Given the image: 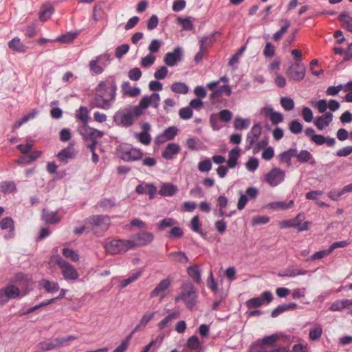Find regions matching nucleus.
<instances>
[{
	"label": "nucleus",
	"instance_id": "obj_21",
	"mask_svg": "<svg viewBox=\"0 0 352 352\" xmlns=\"http://www.w3.org/2000/svg\"><path fill=\"white\" fill-rule=\"evenodd\" d=\"M333 120V114L330 112H326L324 115L318 117L314 122L316 127L322 130L329 125Z\"/></svg>",
	"mask_w": 352,
	"mask_h": 352
},
{
	"label": "nucleus",
	"instance_id": "obj_46",
	"mask_svg": "<svg viewBox=\"0 0 352 352\" xmlns=\"http://www.w3.org/2000/svg\"><path fill=\"white\" fill-rule=\"evenodd\" d=\"M16 190V186L12 182H2L0 183V191L7 193L12 192Z\"/></svg>",
	"mask_w": 352,
	"mask_h": 352
},
{
	"label": "nucleus",
	"instance_id": "obj_7",
	"mask_svg": "<svg viewBox=\"0 0 352 352\" xmlns=\"http://www.w3.org/2000/svg\"><path fill=\"white\" fill-rule=\"evenodd\" d=\"M285 178V173L280 168H273L265 176V182L272 187L280 184Z\"/></svg>",
	"mask_w": 352,
	"mask_h": 352
},
{
	"label": "nucleus",
	"instance_id": "obj_28",
	"mask_svg": "<svg viewBox=\"0 0 352 352\" xmlns=\"http://www.w3.org/2000/svg\"><path fill=\"white\" fill-rule=\"evenodd\" d=\"M177 191V187L170 183H164L162 185L159 194L164 197L173 196Z\"/></svg>",
	"mask_w": 352,
	"mask_h": 352
},
{
	"label": "nucleus",
	"instance_id": "obj_57",
	"mask_svg": "<svg viewBox=\"0 0 352 352\" xmlns=\"http://www.w3.org/2000/svg\"><path fill=\"white\" fill-rule=\"evenodd\" d=\"M76 36H77V33L69 32L64 35H62L61 36L58 37L57 41L60 43H70L72 41H74Z\"/></svg>",
	"mask_w": 352,
	"mask_h": 352
},
{
	"label": "nucleus",
	"instance_id": "obj_10",
	"mask_svg": "<svg viewBox=\"0 0 352 352\" xmlns=\"http://www.w3.org/2000/svg\"><path fill=\"white\" fill-rule=\"evenodd\" d=\"M110 59V55L104 54L98 56L96 60H93L89 63L90 69L96 74H102L104 67H106V63Z\"/></svg>",
	"mask_w": 352,
	"mask_h": 352
},
{
	"label": "nucleus",
	"instance_id": "obj_20",
	"mask_svg": "<svg viewBox=\"0 0 352 352\" xmlns=\"http://www.w3.org/2000/svg\"><path fill=\"white\" fill-rule=\"evenodd\" d=\"M219 85V81H212L206 85V87L212 91V93L210 95V100L213 103L218 102L217 99L223 95V92L217 87Z\"/></svg>",
	"mask_w": 352,
	"mask_h": 352
},
{
	"label": "nucleus",
	"instance_id": "obj_26",
	"mask_svg": "<svg viewBox=\"0 0 352 352\" xmlns=\"http://www.w3.org/2000/svg\"><path fill=\"white\" fill-rule=\"evenodd\" d=\"M47 293H55L60 289L59 285L57 282L50 281L47 279H42L38 283Z\"/></svg>",
	"mask_w": 352,
	"mask_h": 352
},
{
	"label": "nucleus",
	"instance_id": "obj_61",
	"mask_svg": "<svg viewBox=\"0 0 352 352\" xmlns=\"http://www.w3.org/2000/svg\"><path fill=\"white\" fill-rule=\"evenodd\" d=\"M311 157V154L307 150H302L298 155V161L301 163L308 162Z\"/></svg>",
	"mask_w": 352,
	"mask_h": 352
},
{
	"label": "nucleus",
	"instance_id": "obj_62",
	"mask_svg": "<svg viewBox=\"0 0 352 352\" xmlns=\"http://www.w3.org/2000/svg\"><path fill=\"white\" fill-rule=\"evenodd\" d=\"M129 50V45L122 44L116 49L115 55L117 58H121L124 54L128 52Z\"/></svg>",
	"mask_w": 352,
	"mask_h": 352
},
{
	"label": "nucleus",
	"instance_id": "obj_37",
	"mask_svg": "<svg viewBox=\"0 0 352 352\" xmlns=\"http://www.w3.org/2000/svg\"><path fill=\"white\" fill-rule=\"evenodd\" d=\"M122 90L124 94L131 97H135L140 94V89L138 87L132 88L129 82H124L122 85Z\"/></svg>",
	"mask_w": 352,
	"mask_h": 352
},
{
	"label": "nucleus",
	"instance_id": "obj_39",
	"mask_svg": "<svg viewBox=\"0 0 352 352\" xmlns=\"http://www.w3.org/2000/svg\"><path fill=\"white\" fill-rule=\"evenodd\" d=\"M43 219L48 223H56L60 221V218L55 212H50L47 210H43Z\"/></svg>",
	"mask_w": 352,
	"mask_h": 352
},
{
	"label": "nucleus",
	"instance_id": "obj_47",
	"mask_svg": "<svg viewBox=\"0 0 352 352\" xmlns=\"http://www.w3.org/2000/svg\"><path fill=\"white\" fill-rule=\"evenodd\" d=\"M186 346L190 350L199 349L201 346V344L197 336H192L190 337L187 340Z\"/></svg>",
	"mask_w": 352,
	"mask_h": 352
},
{
	"label": "nucleus",
	"instance_id": "obj_45",
	"mask_svg": "<svg viewBox=\"0 0 352 352\" xmlns=\"http://www.w3.org/2000/svg\"><path fill=\"white\" fill-rule=\"evenodd\" d=\"M141 275H142V272H137L133 274L129 277H128L126 279L122 280L120 282V287L122 289L126 287V286H128L131 283H132L135 282V280H137L141 276Z\"/></svg>",
	"mask_w": 352,
	"mask_h": 352
},
{
	"label": "nucleus",
	"instance_id": "obj_24",
	"mask_svg": "<svg viewBox=\"0 0 352 352\" xmlns=\"http://www.w3.org/2000/svg\"><path fill=\"white\" fill-rule=\"evenodd\" d=\"M294 206V201H273L269 204L268 206L275 210H286L292 208Z\"/></svg>",
	"mask_w": 352,
	"mask_h": 352
},
{
	"label": "nucleus",
	"instance_id": "obj_12",
	"mask_svg": "<svg viewBox=\"0 0 352 352\" xmlns=\"http://www.w3.org/2000/svg\"><path fill=\"white\" fill-rule=\"evenodd\" d=\"M79 132L85 140L90 141L97 140L98 138H100L104 135L102 131L91 128L88 124L82 126L79 129Z\"/></svg>",
	"mask_w": 352,
	"mask_h": 352
},
{
	"label": "nucleus",
	"instance_id": "obj_19",
	"mask_svg": "<svg viewBox=\"0 0 352 352\" xmlns=\"http://www.w3.org/2000/svg\"><path fill=\"white\" fill-rule=\"evenodd\" d=\"M265 116L269 118L273 124H278L283 120V116L281 113L274 111L271 107H265L263 109Z\"/></svg>",
	"mask_w": 352,
	"mask_h": 352
},
{
	"label": "nucleus",
	"instance_id": "obj_14",
	"mask_svg": "<svg viewBox=\"0 0 352 352\" xmlns=\"http://www.w3.org/2000/svg\"><path fill=\"white\" fill-rule=\"evenodd\" d=\"M87 222L102 230H107L110 224V219L107 216L94 215L87 219Z\"/></svg>",
	"mask_w": 352,
	"mask_h": 352
},
{
	"label": "nucleus",
	"instance_id": "obj_27",
	"mask_svg": "<svg viewBox=\"0 0 352 352\" xmlns=\"http://www.w3.org/2000/svg\"><path fill=\"white\" fill-rule=\"evenodd\" d=\"M77 339V337L73 335L67 336H58L53 339L55 349H59L63 346H67L69 342Z\"/></svg>",
	"mask_w": 352,
	"mask_h": 352
},
{
	"label": "nucleus",
	"instance_id": "obj_44",
	"mask_svg": "<svg viewBox=\"0 0 352 352\" xmlns=\"http://www.w3.org/2000/svg\"><path fill=\"white\" fill-rule=\"evenodd\" d=\"M250 120H245L242 118H236L234 122V127L236 130H243L248 128L250 125Z\"/></svg>",
	"mask_w": 352,
	"mask_h": 352
},
{
	"label": "nucleus",
	"instance_id": "obj_30",
	"mask_svg": "<svg viewBox=\"0 0 352 352\" xmlns=\"http://www.w3.org/2000/svg\"><path fill=\"white\" fill-rule=\"evenodd\" d=\"M8 47L21 53H24L26 51L25 46L21 42L20 38L18 37H15L8 42Z\"/></svg>",
	"mask_w": 352,
	"mask_h": 352
},
{
	"label": "nucleus",
	"instance_id": "obj_53",
	"mask_svg": "<svg viewBox=\"0 0 352 352\" xmlns=\"http://www.w3.org/2000/svg\"><path fill=\"white\" fill-rule=\"evenodd\" d=\"M177 21L181 24L183 28L186 30H192L194 28L193 24L190 17L182 19L181 17L177 18Z\"/></svg>",
	"mask_w": 352,
	"mask_h": 352
},
{
	"label": "nucleus",
	"instance_id": "obj_55",
	"mask_svg": "<svg viewBox=\"0 0 352 352\" xmlns=\"http://www.w3.org/2000/svg\"><path fill=\"white\" fill-rule=\"evenodd\" d=\"M233 117L232 113L228 109H223L219 111V119L224 122H230Z\"/></svg>",
	"mask_w": 352,
	"mask_h": 352
},
{
	"label": "nucleus",
	"instance_id": "obj_6",
	"mask_svg": "<svg viewBox=\"0 0 352 352\" xmlns=\"http://www.w3.org/2000/svg\"><path fill=\"white\" fill-rule=\"evenodd\" d=\"M170 285L171 280L169 278L162 280L151 292L150 298L160 297V301H162L168 294Z\"/></svg>",
	"mask_w": 352,
	"mask_h": 352
},
{
	"label": "nucleus",
	"instance_id": "obj_31",
	"mask_svg": "<svg viewBox=\"0 0 352 352\" xmlns=\"http://www.w3.org/2000/svg\"><path fill=\"white\" fill-rule=\"evenodd\" d=\"M143 153L138 149L131 148L123 154V159L125 160L135 161L142 158Z\"/></svg>",
	"mask_w": 352,
	"mask_h": 352
},
{
	"label": "nucleus",
	"instance_id": "obj_54",
	"mask_svg": "<svg viewBox=\"0 0 352 352\" xmlns=\"http://www.w3.org/2000/svg\"><path fill=\"white\" fill-rule=\"evenodd\" d=\"M198 168L201 172H208L212 168V162L210 159H206L199 162Z\"/></svg>",
	"mask_w": 352,
	"mask_h": 352
},
{
	"label": "nucleus",
	"instance_id": "obj_17",
	"mask_svg": "<svg viewBox=\"0 0 352 352\" xmlns=\"http://www.w3.org/2000/svg\"><path fill=\"white\" fill-rule=\"evenodd\" d=\"M304 219L305 215L302 213H299L294 218L280 221L279 226L280 228H296L298 229V226L301 224Z\"/></svg>",
	"mask_w": 352,
	"mask_h": 352
},
{
	"label": "nucleus",
	"instance_id": "obj_18",
	"mask_svg": "<svg viewBox=\"0 0 352 352\" xmlns=\"http://www.w3.org/2000/svg\"><path fill=\"white\" fill-rule=\"evenodd\" d=\"M352 307V298L351 299H338L331 303L329 310L331 311H340L344 309Z\"/></svg>",
	"mask_w": 352,
	"mask_h": 352
},
{
	"label": "nucleus",
	"instance_id": "obj_35",
	"mask_svg": "<svg viewBox=\"0 0 352 352\" xmlns=\"http://www.w3.org/2000/svg\"><path fill=\"white\" fill-rule=\"evenodd\" d=\"M54 8L50 4H45L42 6L41 12H40V16L39 19L41 21H46L48 20L52 14L54 13Z\"/></svg>",
	"mask_w": 352,
	"mask_h": 352
},
{
	"label": "nucleus",
	"instance_id": "obj_11",
	"mask_svg": "<svg viewBox=\"0 0 352 352\" xmlns=\"http://www.w3.org/2000/svg\"><path fill=\"white\" fill-rule=\"evenodd\" d=\"M272 299V294L270 292L265 291L262 293L261 297L252 298L247 300L246 305L249 309L257 308L261 307L265 301L270 303Z\"/></svg>",
	"mask_w": 352,
	"mask_h": 352
},
{
	"label": "nucleus",
	"instance_id": "obj_8",
	"mask_svg": "<svg viewBox=\"0 0 352 352\" xmlns=\"http://www.w3.org/2000/svg\"><path fill=\"white\" fill-rule=\"evenodd\" d=\"M153 239L154 236L152 233L148 232H142L134 235L130 241L133 243L131 245L133 249L140 246L147 245L150 244Z\"/></svg>",
	"mask_w": 352,
	"mask_h": 352
},
{
	"label": "nucleus",
	"instance_id": "obj_34",
	"mask_svg": "<svg viewBox=\"0 0 352 352\" xmlns=\"http://www.w3.org/2000/svg\"><path fill=\"white\" fill-rule=\"evenodd\" d=\"M168 258L173 261L185 264L188 262V258L184 252H173L168 255Z\"/></svg>",
	"mask_w": 352,
	"mask_h": 352
},
{
	"label": "nucleus",
	"instance_id": "obj_56",
	"mask_svg": "<svg viewBox=\"0 0 352 352\" xmlns=\"http://www.w3.org/2000/svg\"><path fill=\"white\" fill-rule=\"evenodd\" d=\"M120 121L124 126H131L134 121V116L131 113H124L120 117Z\"/></svg>",
	"mask_w": 352,
	"mask_h": 352
},
{
	"label": "nucleus",
	"instance_id": "obj_22",
	"mask_svg": "<svg viewBox=\"0 0 352 352\" xmlns=\"http://www.w3.org/2000/svg\"><path fill=\"white\" fill-rule=\"evenodd\" d=\"M180 151V146L175 143H169L166 146L165 150L162 152V155L166 160H171L173 156L177 154Z\"/></svg>",
	"mask_w": 352,
	"mask_h": 352
},
{
	"label": "nucleus",
	"instance_id": "obj_64",
	"mask_svg": "<svg viewBox=\"0 0 352 352\" xmlns=\"http://www.w3.org/2000/svg\"><path fill=\"white\" fill-rule=\"evenodd\" d=\"M131 338V335L127 337V338L122 341V343L116 347L112 352H124L129 347V340Z\"/></svg>",
	"mask_w": 352,
	"mask_h": 352
},
{
	"label": "nucleus",
	"instance_id": "obj_9",
	"mask_svg": "<svg viewBox=\"0 0 352 352\" xmlns=\"http://www.w3.org/2000/svg\"><path fill=\"white\" fill-rule=\"evenodd\" d=\"M20 294V290L13 285H10L5 288L0 289V305H4L10 299L18 297Z\"/></svg>",
	"mask_w": 352,
	"mask_h": 352
},
{
	"label": "nucleus",
	"instance_id": "obj_60",
	"mask_svg": "<svg viewBox=\"0 0 352 352\" xmlns=\"http://www.w3.org/2000/svg\"><path fill=\"white\" fill-rule=\"evenodd\" d=\"M246 168L252 172H254L258 166V160L255 157H251L245 164Z\"/></svg>",
	"mask_w": 352,
	"mask_h": 352
},
{
	"label": "nucleus",
	"instance_id": "obj_25",
	"mask_svg": "<svg viewBox=\"0 0 352 352\" xmlns=\"http://www.w3.org/2000/svg\"><path fill=\"white\" fill-rule=\"evenodd\" d=\"M241 155V148L235 147L232 148L228 153V160L227 162L228 166L230 168H234L237 164V160Z\"/></svg>",
	"mask_w": 352,
	"mask_h": 352
},
{
	"label": "nucleus",
	"instance_id": "obj_23",
	"mask_svg": "<svg viewBox=\"0 0 352 352\" xmlns=\"http://www.w3.org/2000/svg\"><path fill=\"white\" fill-rule=\"evenodd\" d=\"M155 312H146L140 319L139 323L134 328L133 333L142 331L148 324V322L154 318Z\"/></svg>",
	"mask_w": 352,
	"mask_h": 352
},
{
	"label": "nucleus",
	"instance_id": "obj_51",
	"mask_svg": "<svg viewBox=\"0 0 352 352\" xmlns=\"http://www.w3.org/2000/svg\"><path fill=\"white\" fill-rule=\"evenodd\" d=\"M177 223V221L172 218H165L157 223L160 230H164L166 228L171 227Z\"/></svg>",
	"mask_w": 352,
	"mask_h": 352
},
{
	"label": "nucleus",
	"instance_id": "obj_15",
	"mask_svg": "<svg viewBox=\"0 0 352 352\" xmlns=\"http://www.w3.org/2000/svg\"><path fill=\"white\" fill-rule=\"evenodd\" d=\"M182 49L177 47L171 52H168L164 56V62L169 67H173L178 61L182 60Z\"/></svg>",
	"mask_w": 352,
	"mask_h": 352
},
{
	"label": "nucleus",
	"instance_id": "obj_59",
	"mask_svg": "<svg viewBox=\"0 0 352 352\" xmlns=\"http://www.w3.org/2000/svg\"><path fill=\"white\" fill-rule=\"evenodd\" d=\"M289 129L294 134L300 133L302 131L301 123L297 120H293L290 122Z\"/></svg>",
	"mask_w": 352,
	"mask_h": 352
},
{
	"label": "nucleus",
	"instance_id": "obj_41",
	"mask_svg": "<svg viewBox=\"0 0 352 352\" xmlns=\"http://www.w3.org/2000/svg\"><path fill=\"white\" fill-rule=\"evenodd\" d=\"M164 340V336H158L155 339L152 340L146 346H144L142 352H148L151 349L155 350L160 347Z\"/></svg>",
	"mask_w": 352,
	"mask_h": 352
},
{
	"label": "nucleus",
	"instance_id": "obj_38",
	"mask_svg": "<svg viewBox=\"0 0 352 352\" xmlns=\"http://www.w3.org/2000/svg\"><path fill=\"white\" fill-rule=\"evenodd\" d=\"M74 152L72 148H67L61 150L57 154V158L59 161L64 162L65 164L67 163V160L69 158H72L74 157Z\"/></svg>",
	"mask_w": 352,
	"mask_h": 352
},
{
	"label": "nucleus",
	"instance_id": "obj_4",
	"mask_svg": "<svg viewBox=\"0 0 352 352\" xmlns=\"http://www.w3.org/2000/svg\"><path fill=\"white\" fill-rule=\"evenodd\" d=\"M56 263L60 269L65 279L76 280L78 278L79 274L72 264L59 256L56 258Z\"/></svg>",
	"mask_w": 352,
	"mask_h": 352
},
{
	"label": "nucleus",
	"instance_id": "obj_43",
	"mask_svg": "<svg viewBox=\"0 0 352 352\" xmlns=\"http://www.w3.org/2000/svg\"><path fill=\"white\" fill-rule=\"evenodd\" d=\"M280 23H283L284 25L281 27V28L278 31H277L273 35V38L275 41L280 40L282 38L283 35L287 31L288 28L291 25L290 21L287 19H283L280 21Z\"/></svg>",
	"mask_w": 352,
	"mask_h": 352
},
{
	"label": "nucleus",
	"instance_id": "obj_29",
	"mask_svg": "<svg viewBox=\"0 0 352 352\" xmlns=\"http://www.w3.org/2000/svg\"><path fill=\"white\" fill-rule=\"evenodd\" d=\"M322 327L319 323H315L309 329V338L311 341H318L322 335Z\"/></svg>",
	"mask_w": 352,
	"mask_h": 352
},
{
	"label": "nucleus",
	"instance_id": "obj_42",
	"mask_svg": "<svg viewBox=\"0 0 352 352\" xmlns=\"http://www.w3.org/2000/svg\"><path fill=\"white\" fill-rule=\"evenodd\" d=\"M338 20L342 23V26L346 30L352 32V17L348 14H341L338 16Z\"/></svg>",
	"mask_w": 352,
	"mask_h": 352
},
{
	"label": "nucleus",
	"instance_id": "obj_2",
	"mask_svg": "<svg viewBox=\"0 0 352 352\" xmlns=\"http://www.w3.org/2000/svg\"><path fill=\"white\" fill-rule=\"evenodd\" d=\"M197 292L191 283H184L181 288V293L175 296V301L182 300L186 306L192 309L197 303Z\"/></svg>",
	"mask_w": 352,
	"mask_h": 352
},
{
	"label": "nucleus",
	"instance_id": "obj_1",
	"mask_svg": "<svg viewBox=\"0 0 352 352\" xmlns=\"http://www.w3.org/2000/svg\"><path fill=\"white\" fill-rule=\"evenodd\" d=\"M116 90L114 78L109 77L105 80L100 81L96 88L94 100L95 107L102 109H109L115 100Z\"/></svg>",
	"mask_w": 352,
	"mask_h": 352
},
{
	"label": "nucleus",
	"instance_id": "obj_5",
	"mask_svg": "<svg viewBox=\"0 0 352 352\" xmlns=\"http://www.w3.org/2000/svg\"><path fill=\"white\" fill-rule=\"evenodd\" d=\"M305 72L306 68L304 64L301 62L296 61L291 64L286 70L285 74L289 80L300 82L304 79Z\"/></svg>",
	"mask_w": 352,
	"mask_h": 352
},
{
	"label": "nucleus",
	"instance_id": "obj_49",
	"mask_svg": "<svg viewBox=\"0 0 352 352\" xmlns=\"http://www.w3.org/2000/svg\"><path fill=\"white\" fill-rule=\"evenodd\" d=\"M0 227L2 230L9 229L10 232L14 231V222L12 218L5 217L0 222Z\"/></svg>",
	"mask_w": 352,
	"mask_h": 352
},
{
	"label": "nucleus",
	"instance_id": "obj_36",
	"mask_svg": "<svg viewBox=\"0 0 352 352\" xmlns=\"http://www.w3.org/2000/svg\"><path fill=\"white\" fill-rule=\"evenodd\" d=\"M172 91L179 94H186L189 91L188 86L182 82H175L170 85Z\"/></svg>",
	"mask_w": 352,
	"mask_h": 352
},
{
	"label": "nucleus",
	"instance_id": "obj_58",
	"mask_svg": "<svg viewBox=\"0 0 352 352\" xmlns=\"http://www.w3.org/2000/svg\"><path fill=\"white\" fill-rule=\"evenodd\" d=\"M179 115L181 118L188 120L192 117L193 112L190 107L182 108L179 111Z\"/></svg>",
	"mask_w": 352,
	"mask_h": 352
},
{
	"label": "nucleus",
	"instance_id": "obj_63",
	"mask_svg": "<svg viewBox=\"0 0 352 352\" xmlns=\"http://www.w3.org/2000/svg\"><path fill=\"white\" fill-rule=\"evenodd\" d=\"M278 340V336L276 335H271L270 336H266L261 340V345H267L272 346Z\"/></svg>",
	"mask_w": 352,
	"mask_h": 352
},
{
	"label": "nucleus",
	"instance_id": "obj_32",
	"mask_svg": "<svg viewBox=\"0 0 352 352\" xmlns=\"http://www.w3.org/2000/svg\"><path fill=\"white\" fill-rule=\"evenodd\" d=\"M179 312L174 311L165 317L162 320H161L157 327L160 329H164L168 325L174 320H176L179 318Z\"/></svg>",
	"mask_w": 352,
	"mask_h": 352
},
{
	"label": "nucleus",
	"instance_id": "obj_33",
	"mask_svg": "<svg viewBox=\"0 0 352 352\" xmlns=\"http://www.w3.org/2000/svg\"><path fill=\"white\" fill-rule=\"evenodd\" d=\"M55 346L53 339H48L39 342L36 346V352H45L54 350Z\"/></svg>",
	"mask_w": 352,
	"mask_h": 352
},
{
	"label": "nucleus",
	"instance_id": "obj_16",
	"mask_svg": "<svg viewBox=\"0 0 352 352\" xmlns=\"http://www.w3.org/2000/svg\"><path fill=\"white\" fill-rule=\"evenodd\" d=\"M178 129L176 126H172L167 128L163 133L158 135L156 138L157 143H164L166 141L172 140L177 135Z\"/></svg>",
	"mask_w": 352,
	"mask_h": 352
},
{
	"label": "nucleus",
	"instance_id": "obj_3",
	"mask_svg": "<svg viewBox=\"0 0 352 352\" xmlns=\"http://www.w3.org/2000/svg\"><path fill=\"white\" fill-rule=\"evenodd\" d=\"M133 244L130 240L113 239L104 245L107 252L110 254H119L132 249Z\"/></svg>",
	"mask_w": 352,
	"mask_h": 352
},
{
	"label": "nucleus",
	"instance_id": "obj_52",
	"mask_svg": "<svg viewBox=\"0 0 352 352\" xmlns=\"http://www.w3.org/2000/svg\"><path fill=\"white\" fill-rule=\"evenodd\" d=\"M188 275L193 278L195 281L199 282L201 279V274L199 270L198 267L197 266H191L189 267L187 270Z\"/></svg>",
	"mask_w": 352,
	"mask_h": 352
},
{
	"label": "nucleus",
	"instance_id": "obj_50",
	"mask_svg": "<svg viewBox=\"0 0 352 352\" xmlns=\"http://www.w3.org/2000/svg\"><path fill=\"white\" fill-rule=\"evenodd\" d=\"M62 253L64 256L69 258L72 261L76 262L79 260L78 254L72 249L63 248L62 250Z\"/></svg>",
	"mask_w": 352,
	"mask_h": 352
},
{
	"label": "nucleus",
	"instance_id": "obj_40",
	"mask_svg": "<svg viewBox=\"0 0 352 352\" xmlns=\"http://www.w3.org/2000/svg\"><path fill=\"white\" fill-rule=\"evenodd\" d=\"M76 118L81 120L82 126L88 124L89 120L88 109L86 107H80L76 111Z\"/></svg>",
	"mask_w": 352,
	"mask_h": 352
},
{
	"label": "nucleus",
	"instance_id": "obj_13",
	"mask_svg": "<svg viewBox=\"0 0 352 352\" xmlns=\"http://www.w3.org/2000/svg\"><path fill=\"white\" fill-rule=\"evenodd\" d=\"M160 94L153 93L151 96H144L141 99L138 107L142 109H145L151 105L155 109H157L160 106Z\"/></svg>",
	"mask_w": 352,
	"mask_h": 352
},
{
	"label": "nucleus",
	"instance_id": "obj_48",
	"mask_svg": "<svg viewBox=\"0 0 352 352\" xmlns=\"http://www.w3.org/2000/svg\"><path fill=\"white\" fill-rule=\"evenodd\" d=\"M280 104L286 111H291L294 108V102L293 99L289 97H282L280 98Z\"/></svg>",
	"mask_w": 352,
	"mask_h": 352
}]
</instances>
